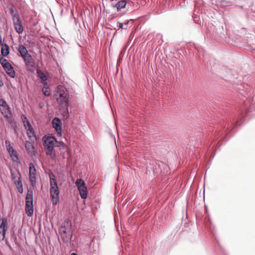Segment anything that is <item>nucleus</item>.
<instances>
[{"label": "nucleus", "instance_id": "nucleus-23", "mask_svg": "<svg viewBox=\"0 0 255 255\" xmlns=\"http://www.w3.org/2000/svg\"><path fill=\"white\" fill-rule=\"evenodd\" d=\"M14 25L22 24L19 15L17 13H14L12 16Z\"/></svg>", "mask_w": 255, "mask_h": 255}, {"label": "nucleus", "instance_id": "nucleus-7", "mask_svg": "<svg viewBox=\"0 0 255 255\" xmlns=\"http://www.w3.org/2000/svg\"><path fill=\"white\" fill-rule=\"evenodd\" d=\"M56 139L55 137L50 135H45L43 138V145L55 146Z\"/></svg>", "mask_w": 255, "mask_h": 255}, {"label": "nucleus", "instance_id": "nucleus-47", "mask_svg": "<svg viewBox=\"0 0 255 255\" xmlns=\"http://www.w3.org/2000/svg\"><path fill=\"white\" fill-rule=\"evenodd\" d=\"M248 104H249V101L248 102V103H246V105L247 106Z\"/></svg>", "mask_w": 255, "mask_h": 255}, {"label": "nucleus", "instance_id": "nucleus-18", "mask_svg": "<svg viewBox=\"0 0 255 255\" xmlns=\"http://www.w3.org/2000/svg\"><path fill=\"white\" fill-rule=\"evenodd\" d=\"M17 51L20 53V56L22 57H25L28 54V51L26 47L22 44L19 45L17 48Z\"/></svg>", "mask_w": 255, "mask_h": 255}, {"label": "nucleus", "instance_id": "nucleus-40", "mask_svg": "<svg viewBox=\"0 0 255 255\" xmlns=\"http://www.w3.org/2000/svg\"><path fill=\"white\" fill-rule=\"evenodd\" d=\"M13 5L12 6V7L10 8L9 10H10V14L13 16V15L14 14H13V12H14V9H13Z\"/></svg>", "mask_w": 255, "mask_h": 255}, {"label": "nucleus", "instance_id": "nucleus-17", "mask_svg": "<svg viewBox=\"0 0 255 255\" xmlns=\"http://www.w3.org/2000/svg\"><path fill=\"white\" fill-rule=\"evenodd\" d=\"M127 5V2L126 0H122L118 2L114 6V7L117 8L118 11H120L122 9L126 8Z\"/></svg>", "mask_w": 255, "mask_h": 255}, {"label": "nucleus", "instance_id": "nucleus-10", "mask_svg": "<svg viewBox=\"0 0 255 255\" xmlns=\"http://www.w3.org/2000/svg\"><path fill=\"white\" fill-rule=\"evenodd\" d=\"M57 101L59 103L61 107H68V98L67 95L60 93L59 98L57 99Z\"/></svg>", "mask_w": 255, "mask_h": 255}, {"label": "nucleus", "instance_id": "nucleus-32", "mask_svg": "<svg viewBox=\"0 0 255 255\" xmlns=\"http://www.w3.org/2000/svg\"><path fill=\"white\" fill-rule=\"evenodd\" d=\"M14 183L16 185L18 192L20 193H22L23 189H22V183H21L20 181V180L15 181Z\"/></svg>", "mask_w": 255, "mask_h": 255}, {"label": "nucleus", "instance_id": "nucleus-35", "mask_svg": "<svg viewBox=\"0 0 255 255\" xmlns=\"http://www.w3.org/2000/svg\"><path fill=\"white\" fill-rule=\"evenodd\" d=\"M7 104L6 101L2 99H0V107H4Z\"/></svg>", "mask_w": 255, "mask_h": 255}, {"label": "nucleus", "instance_id": "nucleus-43", "mask_svg": "<svg viewBox=\"0 0 255 255\" xmlns=\"http://www.w3.org/2000/svg\"><path fill=\"white\" fill-rule=\"evenodd\" d=\"M2 43V39H1V35L0 34V45H1Z\"/></svg>", "mask_w": 255, "mask_h": 255}, {"label": "nucleus", "instance_id": "nucleus-27", "mask_svg": "<svg viewBox=\"0 0 255 255\" xmlns=\"http://www.w3.org/2000/svg\"><path fill=\"white\" fill-rule=\"evenodd\" d=\"M6 149L7 150L8 152L10 154V156L13 157L15 156V157L17 158V156L16 155V152L15 150L13 149L12 146L10 145H8L7 146H6Z\"/></svg>", "mask_w": 255, "mask_h": 255}, {"label": "nucleus", "instance_id": "nucleus-8", "mask_svg": "<svg viewBox=\"0 0 255 255\" xmlns=\"http://www.w3.org/2000/svg\"><path fill=\"white\" fill-rule=\"evenodd\" d=\"M253 103L250 104L249 107L246 110V116L253 117L255 116V95L253 97Z\"/></svg>", "mask_w": 255, "mask_h": 255}, {"label": "nucleus", "instance_id": "nucleus-45", "mask_svg": "<svg viewBox=\"0 0 255 255\" xmlns=\"http://www.w3.org/2000/svg\"><path fill=\"white\" fill-rule=\"evenodd\" d=\"M3 85V83L2 82H1V83H0V86H2Z\"/></svg>", "mask_w": 255, "mask_h": 255}, {"label": "nucleus", "instance_id": "nucleus-11", "mask_svg": "<svg viewBox=\"0 0 255 255\" xmlns=\"http://www.w3.org/2000/svg\"><path fill=\"white\" fill-rule=\"evenodd\" d=\"M62 231L72 232L71 222L69 221H65L63 222L59 229V231Z\"/></svg>", "mask_w": 255, "mask_h": 255}, {"label": "nucleus", "instance_id": "nucleus-13", "mask_svg": "<svg viewBox=\"0 0 255 255\" xmlns=\"http://www.w3.org/2000/svg\"><path fill=\"white\" fill-rule=\"evenodd\" d=\"M203 60L206 63V66L207 68L212 69L213 67L214 66V59L213 58L210 57V59H208V56L207 53L204 52L203 55Z\"/></svg>", "mask_w": 255, "mask_h": 255}, {"label": "nucleus", "instance_id": "nucleus-12", "mask_svg": "<svg viewBox=\"0 0 255 255\" xmlns=\"http://www.w3.org/2000/svg\"><path fill=\"white\" fill-rule=\"evenodd\" d=\"M59 233L61 236L62 241L65 243H68L72 238V232L62 231H59Z\"/></svg>", "mask_w": 255, "mask_h": 255}, {"label": "nucleus", "instance_id": "nucleus-2", "mask_svg": "<svg viewBox=\"0 0 255 255\" xmlns=\"http://www.w3.org/2000/svg\"><path fill=\"white\" fill-rule=\"evenodd\" d=\"M59 194L60 191L57 184L56 186L50 185V195L53 205H56L59 203Z\"/></svg>", "mask_w": 255, "mask_h": 255}, {"label": "nucleus", "instance_id": "nucleus-14", "mask_svg": "<svg viewBox=\"0 0 255 255\" xmlns=\"http://www.w3.org/2000/svg\"><path fill=\"white\" fill-rule=\"evenodd\" d=\"M53 146H44V151L47 155L50 156L52 159H55L56 158V153L54 151Z\"/></svg>", "mask_w": 255, "mask_h": 255}, {"label": "nucleus", "instance_id": "nucleus-1", "mask_svg": "<svg viewBox=\"0 0 255 255\" xmlns=\"http://www.w3.org/2000/svg\"><path fill=\"white\" fill-rule=\"evenodd\" d=\"M33 191L29 189L25 197V210L28 216H31L33 214Z\"/></svg>", "mask_w": 255, "mask_h": 255}, {"label": "nucleus", "instance_id": "nucleus-38", "mask_svg": "<svg viewBox=\"0 0 255 255\" xmlns=\"http://www.w3.org/2000/svg\"><path fill=\"white\" fill-rule=\"evenodd\" d=\"M118 24H119V28L127 29V27H124V25H125L124 23H121L120 22H118Z\"/></svg>", "mask_w": 255, "mask_h": 255}, {"label": "nucleus", "instance_id": "nucleus-22", "mask_svg": "<svg viewBox=\"0 0 255 255\" xmlns=\"http://www.w3.org/2000/svg\"><path fill=\"white\" fill-rule=\"evenodd\" d=\"M79 191V194L80 195V197L83 199H85L87 198L88 196V191L87 189V187L83 188L78 189Z\"/></svg>", "mask_w": 255, "mask_h": 255}, {"label": "nucleus", "instance_id": "nucleus-30", "mask_svg": "<svg viewBox=\"0 0 255 255\" xmlns=\"http://www.w3.org/2000/svg\"><path fill=\"white\" fill-rule=\"evenodd\" d=\"M14 28L16 32L18 34H21L22 33L23 30V27L22 24L16 25H14Z\"/></svg>", "mask_w": 255, "mask_h": 255}, {"label": "nucleus", "instance_id": "nucleus-16", "mask_svg": "<svg viewBox=\"0 0 255 255\" xmlns=\"http://www.w3.org/2000/svg\"><path fill=\"white\" fill-rule=\"evenodd\" d=\"M22 58L26 66H31L33 63V59L31 55L29 53L27 55H25V57H23Z\"/></svg>", "mask_w": 255, "mask_h": 255}, {"label": "nucleus", "instance_id": "nucleus-39", "mask_svg": "<svg viewBox=\"0 0 255 255\" xmlns=\"http://www.w3.org/2000/svg\"><path fill=\"white\" fill-rule=\"evenodd\" d=\"M22 120L23 124L27 123V121H29L28 119L27 118V117L24 116H23Z\"/></svg>", "mask_w": 255, "mask_h": 255}, {"label": "nucleus", "instance_id": "nucleus-31", "mask_svg": "<svg viewBox=\"0 0 255 255\" xmlns=\"http://www.w3.org/2000/svg\"><path fill=\"white\" fill-rule=\"evenodd\" d=\"M0 63L2 65V67H5V66L8 64L9 63L6 59L3 57V56L0 55Z\"/></svg>", "mask_w": 255, "mask_h": 255}, {"label": "nucleus", "instance_id": "nucleus-5", "mask_svg": "<svg viewBox=\"0 0 255 255\" xmlns=\"http://www.w3.org/2000/svg\"><path fill=\"white\" fill-rule=\"evenodd\" d=\"M52 124L53 128L56 131L57 134L59 136L62 135V122L58 118H54L52 121Z\"/></svg>", "mask_w": 255, "mask_h": 255}, {"label": "nucleus", "instance_id": "nucleus-37", "mask_svg": "<svg viewBox=\"0 0 255 255\" xmlns=\"http://www.w3.org/2000/svg\"><path fill=\"white\" fill-rule=\"evenodd\" d=\"M23 125H24V127L25 128V129H27L28 128H30V127L32 126L31 124L30 123L29 121H27V123L24 124Z\"/></svg>", "mask_w": 255, "mask_h": 255}, {"label": "nucleus", "instance_id": "nucleus-15", "mask_svg": "<svg viewBox=\"0 0 255 255\" xmlns=\"http://www.w3.org/2000/svg\"><path fill=\"white\" fill-rule=\"evenodd\" d=\"M4 70L11 78H14L15 76V72L12 66L9 63L5 67H3Z\"/></svg>", "mask_w": 255, "mask_h": 255}, {"label": "nucleus", "instance_id": "nucleus-21", "mask_svg": "<svg viewBox=\"0 0 255 255\" xmlns=\"http://www.w3.org/2000/svg\"><path fill=\"white\" fill-rule=\"evenodd\" d=\"M25 130H26V133L29 140H32V138L33 137L36 138L35 131L32 126L30 127V128L25 129Z\"/></svg>", "mask_w": 255, "mask_h": 255}, {"label": "nucleus", "instance_id": "nucleus-4", "mask_svg": "<svg viewBox=\"0 0 255 255\" xmlns=\"http://www.w3.org/2000/svg\"><path fill=\"white\" fill-rule=\"evenodd\" d=\"M0 111L4 117L7 120V122L11 124L13 120L10 108L8 105L4 106V107H0Z\"/></svg>", "mask_w": 255, "mask_h": 255}, {"label": "nucleus", "instance_id": "nucleus-46", "mask_svg": "<svg viewBox=\"0 0 255 255\" xmlns=\"http://www.w3.org/2000/svg\"><path fill=\"white\" fill-rule=\"evenodd\" d=\"M3 85V83L2 82H1V83H0V86H2Z\"/></svg>", "mask_w": 255, "mask_h": 255}, {"label": "nucleus", "instance_id": "nucleus-20", "mask_svg": "<svg viewBox=\"0 0 255 255\" xmlns=\"http://www.w3.org/2000/svg\"><path fill=\"white\" fill-rule=\"evenodd\" d=\"M24 146L28 153H32L34 151V147L31 141H26L24 143Z\"/></svg>", "mask_w": 255, "mask_h": 255}, {"label": "nucleus", "instance_id": "nucleus-6", "mask_svg": "<svg viewBox=\"0 0 255 255\" xmlns=\"http://www.w3.org/2000/svg\"><path fill=\"white\" fill-rule=\"evenodd\" d=\"M7 227L8 224L7 219L6 218H2L0 219V235H1L2 239L5 237Z\"/></svg>", "mask_w": 255, "mask_h": 255}, {"label": "nucleus", "instance_id": "nucleus-25", "mask_svg": "<svg viewBox=\"0 0 255 255\" xmlns=\"http://www.w3.org/2000/svg\"><path fill=\"white\" fill-rule=\"evenodd\" d=\"M75 184L78 189L86 187V184L82 179H78L76 180Z\"/></svg>", "mask_w": 255, "mask_h": 255}, {"label": "nucleus", "instance_id": "nucleus-19", "mask_svg": "<svg viewBox=\"0 0 255 255\" xmlns=\"http://www.w3.org/2000/svg\"><path fill=\"white\" fill-rule=\"evenodd\" d=\"M1 55L3 56H6L8 55L9 53V48L8 45L5 43L1 44Z\"/></svg>", "mask_w": 255, "mask_h": 255}, {"label": "nucleus", "instance_id": "nucleus-28", "mask_svg": "<svg viewBox=\"0 0 255 255\" xmlns=\"http://www.w3.org/2000/svg\"><path fill=\"white\" fill-rule=\"evenodd\" d=\"M37 73L38 75V76L41 80L42 83L45 82L47 80L46 75L42 71L40 70H37Z\"/></svg>", "mask_w": 255, "mask_h": 255}, {"label": "nucleus", "instance_id": "nucleus-24", "mask_svg": "<svg viewBox=\"0 0 255 255\" xmlns=\"http://www.w3.org/2000/svg\"><path fill=\"white\" fill-rule=\"evenodd\" d=\"M49 177L50 179V185L56 186L57 183L55 175L52 172H50L49 173Z\"/></svg>", "mask_w": 255, "mask_h": 255}, {"label": "nucleus", "instance_id": "nucleus-34", "mask_svg": "<svg viewBox=\"0 0 255 255\" xmlns=\"http://www.w3.org/2000/svg\"><path fill=\"white\" fill-rule=\"evenodd\" d=\"M55 146L59 147L60 148H63L65 146V144L63 141H58L56 140Z\"/></svg>", "mask_w": 255, "mask_h": 255}, {"label": "nucleus", "instance_id": "nucleus-42", "mask_svg": "<svg viewBox=\"0 0 255 255\" xmlns=\"http://www.w3.org/2000/svg\"><path fill=\"white\" fill-rule=\"evenodd\" d=\"M124 24H125V25H126V27H127V26H128V23H129V21H127V22H124Z\"/></svg>", "mask_w": 255, "mask_h": 255}, {"label": "nucleus", "instance_id": "nucleus-29", "mask_svg": "<svg viewBox=\"0 0 255 255\" xmlns=\"http://www.w3.org/2000/svg\"><path fill=\"white\" fill-rule=\"evenodd\" d=\"M63 110H62V115L63 118L67 119L69 117V113L68 111V107H61Z\"/></svg>", "mask_w": 255, "mask_h": 255}, {"label": "nucleus", "instance_id": "nucleus-36", "mask_svg": "<svg viewBox=\"0 0 255 255\" xmlns=\"http://www.w3.org/2000/svg\"><path fill=\"white\" fill-rule=\"evenodd\" d=\"M11 173L12 178V179L13 180L14 182L15 181H17V180H16V179H15V178H16V176H15V175H14V173L13 172H11ZM17 173H18V177H17V178H18V180L17 181H18V180H19V179H20V174L19 172H18Z\"/></svg>", "mask_w": 255, "mask_h": 255}, {"label": "nucleus", "instance_id": "nucleus-3", "mask_svg": "<svg viewBox=\"0 0 255 255\" xmlns=\"http://www.w3.org/2000/svg\"><path fill=\"white\" fill-rule=\"evenodd\" d=\"M29 179L32 187H34L36 184V169L34 165L32 163H30L29 164Z\"/></svg>", "mask_w": 255, "mask_h": 255}, {"label": "nucleus", "instance_id": "nucleus-33", "mask_svg": "<svg viewBox=\"0 0 255 255\" xmlns=\"http://www.w3.org/2000/svg\"><path fill=\"white\" fill-rule=\"evenodd\" d=\"M42 91L45 96H49L50 95V91L48 87L44 86L42 88Z\"/></svg>", "mask_w": 255, "mask_h": 255}, {"label": "nucleus", "instance_id": "nucleus-9", "mask_svg": "<svg viewBox=\"0 0 255 255\" xmlns=\"http://www.w3.org/2000/svg\"><path fill=\"white\" fill-rule=\"evenodd\" d=\"M240 124H239V125ZM238 125V123H235V122H230V123H227L226 125L224 127V133L225 134V136H226L227 134H229V132L232 130L233 128H234L235 127H237ZM223 134V132L221 133L222 135ZM224 138H226V137H224Z\"/></svg>", "mask_w": 255, "mask_h": 255}, {"label": "nucleus", "instance_id": "nucleus-44", "mask_svg": "<svg viewBox=\"0 0 255 255\" xmlns=\"http://www.w3.org/2000/svg\"><path fill=\"white\" fill-rule=\"evenodd\" d=\"M71 255H77V254L76 253H73L71 254Z\"/></svg>", "mask_w": 255, "mask_h": 255}, {"label": "nucleus", "instance_id": "nucleus-41", "mask_svg": "<svg viewBox=\"0 0 255 255\" xmlns=\"http://www.w3.org/2000/svg\"><path fill=\"white\" fill-rule=\"evenodd\" d=\"M5 145H6V147L8 145H10V142L8 140H6L5 141Z\"/></svg>", "mask_w": 255, "mask_h": 255}, {"label": "nucleus", "instance_id": "nucleus-26", "mask_svg": "<svg viewBox=\"0 0 255 255\" xmlns=\"http://www.w3.org/2000/svg\"><path fill=\"white\" fill-rule=\"evenodd\" d=\"M236 78L235 77L234 74H233L232 71H230L228 73V76L227 77V80L233 82L235 84H237L236 82Z\"/></svg>", "mask_w": 255, "mask_h": 255}]
</instances>
